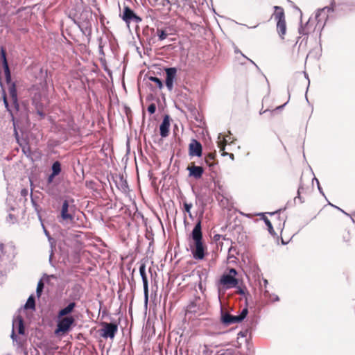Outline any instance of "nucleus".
Instances as JSON below:
<instances>
[{
  "label": "nucleus",
  "mask_w": 355,
  "mask_h": 355,
  "mask_svg": "<svg viewBox=\"0 0 355 355\" xmlns=\"http://www.w3.org/2000/svg\"><path fill=\"white\" fill-rule=\"evenodd\" d=\"M68 17L77 25L89 43L92 33V10L89 7L84 6L83 3H76L68 12Z\"/></svg>",
  "instance_id": "nucleus-1"
},
{
  "label": "nucleus",
  "mask_w": 355,
  "mask_h": 355,
  "mask_svg": "<svg viewBox=\"0 0 355 355\" xmlns=\"http://www.w3.org/2000/svg\"><path fill=\"white\" fill-rule=\"evenodd\" d=\"M336 6L335 0H332L330 6H325L322 8H320L317 10L315 15V21L317 24L314 26V21L309 19L306 23L304 26L300 25L298 32L302 35H308L311 31H315L316 29L320 32V36L321 35V31L325 26L326 21L328 19L327 12H334Z\"/></svg>",
  "instance_id": "nucleus-2"
},
{
  "label": "nucleus",
  "mask_w": 355,
  "mask_h": 355,
  "mask_svg": "<svg viewBox=\"0 0 355 355\" xmlns=\"http://www.w3.org/2000/svg\"><path fill=\"white\" fill-rule=\"evenodd\" d=\"M190 239L192 240V243L189 241V246L193 259L202 260L205 257L207 247L203 241L202 219L200 217L198 219L189 235Z\"/></svg>",
  "instance_id": "nucleus-3"
},
{
  "label": "nucleus",
  "mask_w": 355,
  "mask_h": 355,
  "mask_svg": "<svg viewBox=\"0 0 355 355\" xmlns=\"http://www.w3.org/2000/svg\"><path fill=\"white\" fill-rule=\"evenodd\" d=\"M0 58L4 71L6 83L8 86V93L12 101L11 106L16 112H18L19 111L20 105L18 101L17 85L15 82L12 80L11 71L7 60L6 51L3 46L1 47Z\"/></svg>",
  "instance_id": "nucleus-4"
},
{
  "label": "nucleus",
  "mask_w": 355,
  "mask_h": 355,
  "mask_svg": "<svg viewBox=\"0 0 355 355\" xmlns=\"http://www.w3.org/2000/svg\"><path fill=\"white\" fill-rule=\"evenodd\" d=\"M248 307H244L239 315H234L223 310L220 307V322L225 326L241 322L248 315Z\"/></svg>",
  "instance_id": "nucleus-5"
},
{
  "label": "nucleus",
  "mask_w": 355,
  "mask_h": 355,
  "mask_svg": "<svg viewBox=\"0 0 355 355\" xmlns=\"http://www.w3.org/2000/svg\"><path fill=\"white\" fill-rule=\"evenodd\" d=\"M75 322V318L72 315L57 318V325L54 331L55 335L61 336L67 334L72 329Z\"/></svg>",
  "instance_id": "nucleus-6"
},
{
  "label": "nucleus",
  "mask_w": 355,
  "mask_h": 355,
  "mask_svg": "<svg viewBox=\"0 0 355 355\" xmlns=\"http://www.w3.org/2000/svg\"><path fill=\"white\" fill-rule=\"evenodd\" d=\"M275 12L272 17L277 21V31L281 38H284L286 33V24L285 20V13L283 8L281 6H274Z\"/></svg>",
  "instance_id": "nucleus-7"
},
{
  "label": "nucleus",
  "mask_w": 355,
  "mask_h": 355,
  "mask_svg": "<svg viewBox=\"0 0 355 355\" xmlns=\"http://www.w3.org/2000/svg\"><path fill=\"white\" fill-rule=\"evenodd\" d=\"M73 202L74 200L73 198L63 200L60 213V217L62 220L72 221L74 219L76 206Z\"/></svg>",
  "instance_id": "nucleus-8"
},
{
  "label": "nucleus",
  "mask_w": 355,
  "mask_h": 355,
  "mask_svg": "<svg viewBox=\"0 0 355 355\" xmlns=\"http://www.w3.org/2000/svg\"><path fill=\"white\" fill-rule=\"evenodd\" d=\"M15 331L19 335H25V325L21 316H18L16 319L13 320L12 330L10 335L12 341L16 342L18 347H21L23 346V342L17 337Z\"/></svg>",
  "instance_id": "nucleus-9"
},
{
  "label": "nucleus",
  "mask_w": 355,
  "mask_h": 355,
  "mask_svg": "<svg viewBox=\"0 0 355 355\" xmlns=\"http://www.w3.org/2000/svg\"><path fill=\"white\" fill-rule=\"evenodd\" d=\"M101 329L99 330L100 336L103 338L113 339L118 331V324L116 322H101Z\"/></svg>",
  "instance_id": "nucleus-10"
},
{
  "label": "nucleus",
  "mask_w": 355,
  "mask_h": 355,
  "mask_svg": "<svg viewBox=\"0 0 355 355\" xmlns=\"http://www.w3.org/2000/svg\"><path fill=\"white\" fill-rule=\"evenodd\" d=\"M303 190L304 186L302 184H300L297 189V196L293 199L288 200L286 205L284 207L280 208L272 212H268V215L274 216L277 214V219L280 220L281 217L279 214L281 212L285 211L286 209L293 207L296 205L297 200H299L300 203H303L304 202L303 198L301 197V193Z\"/></svg>",
  "instance_id": "nucleus-11"
},
{
  "label": "nucleus",
  "mask_w": 355,
  "mask_h": 355,
  "mask_svg": "<svg viewBox=\"0 0 355 355\" xmlns=\"http://www.w3.org/2000/svg\"><path fill=\"white\" fill-rule=\"evenodd\" d=\"M119 16L128 25L131 22L137 24L142 21L141 17L137 15L135 12L128 6H124Z\"/></svg>",
  "instance_id": "nucleus-12"
},
{
  "label": "nucleus",
  "mask_w": 355,
  "mask_h": 355,
  "mask_svg": "<svg viewBox=\"0 0 355 355\" xmlns=\"http://www.w3.org/2000/svg\"><path fill=\"white\" fill-rule=\"evenodd\" d=\"M166 73L165 84L168 91H171L173 88V83L177 78V68L176 67H166L164 68Z\"/></svg>",
  "instance_id": "nucleus-13"
},
{
  "label": "nucleus",
  "mask_w": 355,
  "mask_h": 355,
  "mask_svg": "<svg viewBox=\"0 0 355 355\" xmlns=\"http://www.w3.org/2000/svg\"><path fill=\"white\" fill-rule=\"evenodd\" d=\"M139 270V274L141 277V280H142V283H143L145 302H146V303H147V302L148 300L149 288H148V277H147V275L146 272L145 262L141 261L140 263Z\"/></svg>",
  "instance_id": "nucleus-14"
},
{
  "label": "nucleus",
  "mask_w": 355,
  "mask_h": 355,
  "mask_svg": "<svg viewBox=\"0 0 355 355\" xmlns=\"http://www.w3.org/2000/svg\"><path fill=\"white\" fill-rule=\"evenodd\" d=\"M239 283V279L236 277L230 276L226 272L223 273L219 280V284L223 285L225 289H229L236 286Z\"/></svg>",
  "instance_id": "nucleus-15"
},
{
  "label": "nucleus",
  "mask_w": 355,
  "mask_h": 355,
  "mask_svg": "<svg viewBox=\"0 0 355 355\" xmlns=\"http://www.w3.org/2000/svg\"><path fill=\"white\" fill-rule=\"evenodd\" d=\"M189 155L191 157H201L202 155V146L201 143L196 139H192L189 145Z\"/></svg>",
  "instance_id": "nucleus-16"
},
{
  "label": "nucleus",
  "mask_w": 355,
  "mask_h": 355,
  "mask_svg": "<svg viewBox=\"0 0 355 355\" xmlns=\"http://www.w3.org/2000/svg\"><path fill=\"white\" fill-rule=\"evenodd\" d=\"M30 94L32 105L34 107L44 105L42 101V94L38 87L33 85L30 89Z\"/></svg>",
  "instance_id": "nucleus-17"
},
{
  "label": "nucleus",
  "mask_w": 355,
  "mask_h": 355,
  "mask_svg": "<svg viewBox=\"0 0 355 355\" xmlns=\"http://www.w3.org/2000/svg\"><path fill=\"white\" fill-rule=\"evenodd\" d=\"M170 116L168 114H166L159 125V135L162 138H165L168 136L170 131Z\"/></svg>",
  "instance_id": "nucleus-18"
},
{
  "label": "nucleus",
  "mask_w": 355,
  "mask_h": 355,
  "mask_svg": "<svg viewBox=\"0 0 355 355\" xmlns=\"http://www.w3.org/2000/svg\"><path fill=\"white\" fill-rule=\"evenodd\" d=\"M187 170L189 171V176L196 180L200 179L205 171L202 166H196L194 164L188 166Z\"/></svg>",
  "instance_id": "nucleus-19"
},
{
  "label": "nucleus",
  "mask_w": 355,
  "mask_h": 355,
  "mask_svg": "<svg viewBox=\"0 0 355 355\" xmlns=\"http://www.w3.org/2000/svg\"><path fill=\"white\" fill-rule=\"evenodd\" d=\"M51 278H55V276L54 275H47L44 274L43 277L39 280L37 284L36 288V295L37 298H40L43 293L44 288V282L45 281L46 283H49Z\"/></svg>",
  "instance_id": "nucleus-20"
},
{
  "label": "nucleus",
  "mask_w": 355,
  "mask_h": 355,
  "mask_svg": "<svg viewBox=\"0 0 355 355\" xmlns=\"http://www.w3.org/2000/svg\"><path fill=\"white\" fill-rule=\"evenodd\" d=\"M142 33L149 44L155 42L156 31L154 28L146 26L143 28Z\"/></svg>",
  "instance_id": "nucleus-21"
},
{
  "label": "nucleus",
  "mask_w": 355,
  "mask_h": 355,
  "mask_svg": "<svg viewBox=\"0 0 355 355\" xmlns=\"http://www.w3.org/2000/svg\"><path fill=\"white\" fill-rule=\"evenodd\" d=\"M216 153H209L205 155V162L209 170L212 172L215 171V167L218 164V161L216 159Z\"/></svg>",
  "instance_id": "nucleus-22"
},
{
  "label": "nucleus",
  "mask_w": 355,
  "mask_h": 355,
  "mask_svg": "<svg viewBox=\"0 0 355 355\" xmlns=\"http://www.w3.org/2000/svg\"><path fill=\"white\" fill-rule=\"evenodd\" d=\"M268 212H267V214ZM266 213H259L257 215L261 217V219L264 222L265 225L267 226V230L268 233L274 238H278L277 234L275 231L273 226L270 222V220L266 217Z\"/></svg>",
  "instance_id": "nucleus-23"
},
{
  "label": "nucleus",
  "mask_w": 355,
  "mask_h": 355,
  "mask_svg": "<svg viewBox=\"0 0 355 355\" xmlns=\"http://www.w3.org/2000/svg\"><path fill=\"white\" fill-rule=\"evenodd\" d=\"M76 306V303L75 302H70L66 306L59 310L57 318L71 315L70 314L73 311Z\"/></svg>",
  "instance_id": "nucleus-24"
},
{
  "label": "nucleus",
  "mask_w": 355,
  "mask_h": 355,
  "mask_svg": "<svg viewBox=\"0 0 355 355\" xmlns=\"http://www.w3.org/2000/svg\"><path fill=\"white\" fill-rule=\"evenodd\" d=\"M39 196H33V189H31V200L32 206L36 212L37 216L40 222L42 220V217L41 215V211L42 210V207L38 205L37 200H39Z\"/></svg>",
  "instance_id": "nucleus-25"
},
{
  "label": "nucleus",
  "mask_w": 355,
  "mask_h": 355,
  "mask_svg": "<svg viewBox=\"0 0 355 355\" xmlns=\"http://www.w3.org/2000/svg\"><path fill=\"white\" fill-rule=\"evenodd\" d=\"M215 187V196L218 200H223V198H226L225 196V189L223 186L220 184L219 181H214Z\"/></svg>",
  "instance_id": "nucleus-26"
},
{
  "label": "nucleus",
  "mask_w": 355,
  "mask_h": 355,
  "mask_svg": "<svg viewBox=\"0 0 355 355\" xmlns=\"http://www.w3.org/2000/svg\"><path fill=\"white\" fill-rule=\"evenodd\" d=\"M1 92H2V100L4 104V106L6 109V110L9 112L12 117V120L13 121V124L15 125V117H14V113H13V109L12 108V106L9 104L8 100L7 98L6 90L4 87H1Z\"/></svg>",
  "instance_id": "nucleus-27"
},
{
  "label": "nucleus",
  "mask_w": 355,
  "mask_h": 355,
  "mask_svg": "<svg viewBox=\"0 0 355 355\" xmlns=\"http://www.w3.org/2000/svg\"><path fill=\"white\" fill-rule=\"evenodd\" d=\"M24 308L26 310L35 311V297L33 294L28 297Z\"/></svg>",
  "instance_id": "nucleus-28"
},
{
  "label": "nucleus",
  "mask_w": 355,
  "mask_h": 355,
  "mask_svg": "<svg viewBox=\"0 0 355 355\" xmlns=\"http://www.w3.org/2000/svg\"><path fill=\"white\" fill-rule=\"evenodd\" d=\"M256 324H257V321L254 320H252L250 321V326L247 329H245V330L240 331L238 333V336H240V337H242V338L246 337L248 336V334L249 332L251 333L252 329L256 327Z\"/></svg>",
  "instance_id": "nucleus-29"
},
{
  "label": "nucleus",
  "mask_w": 355,
  "mask_h": 355,
  "mask_svg": "<svg viewBox=\"0 0 355 355\" xmlns=\"http://www.w3.org/2000/svg\"><path fill=\"white\" fill-rule=\"evenodd\" d=\"M218 146L220 148V150H225V146L227 143H228L229 139H230V136H225L222 133H220L218 137Z\"/></svg>",
  "instance_id": "nucleus-30"
},
{
  "label": "nucleus",
  "mask_w": 355,
  "mask_h": 355,
  "mask_svg": "<svg viewBox=\"0 0 355 355\" xmlns=\"http://www.w3.org/2000/svg\"><path fill=\"white\" fill-rule=\"evenodd\" d=\"M116 186L124 192H126L128 189V182L123 175H119V182L116 181Z\"/></svg>",
  "instance_id": "nucleus-31"
},
{
  "label": "nucleus",
  "mask_w": 355,
  "mask_h": 355,
  "mask_svg": "<svg viewBox=\"0 0 355 355\" xmlns=\"http://www.w3.org/2000/svg\"><path fill=\"white\" fill-rule=\"evenodd\" d=\"M51 173L58 176L62 171L61 163L59 161H55L51 164Z\"/></svg>",
  "instance_id": "nucleus-32"
},
{
  "label": "nucleus",
  "mask_w": 355,
  "mask_h": 355,
  "mask_svg": "<svg viewBox=\"0 0 355 355\" xmlns=\"http://www.w3.org/2000/svg\"><path fill=\"white\" fill-rule=\"evenodd\" d=\"M150 3L153 6L166 7L171 4L170 0H149Z\"/></svg>",
  "instance_id": "nucleus-33"
},
{
  "label": "nucleus",
  "mask_w": 355,
  "mask_h": 355,
  "mask_svg": "<svg viewBox=\"0 0 355 355\" xmlns=\"http://www.w3.org/2000/svg\"><path fill=\"white\" fill-rule=\"evenodd\" d=\"M47 78V70L44 69L43 67H40L38 69V73L35 76V78L38 79L41 81L46 83Z\"/></svg>",
  "instance_id": "nucleus-34"
},
{
  "label": "nucleus",
  "mask_w": 355,
  "mask_h": 355,
  "mask_svg": "<svg viewBox=\"0 0 355 355\" xmlns=\"http://www.w3.org/2000/svg\"><path fill=\"white\" fill-rule=\"evenodd\" d=\"M198 310V306L196 301H191L187 306V313H196Z\"/></svg>",
  "instance_id": "nucleus-35"
},
{
  "label": "nucleus",
  "mask_w": 355,
  "mask_h": 355,
  "mask_svg": "<svg viewBox=\"0 0 355 355\" xmlns=\"http://www.w3.org/2000/svg\"><path fill=\"white\" fill-rule=\"evenodd\" d=\"M148 79L155 83L159 89H162L164 87L163 81L159 78L157 76H148Z\"/></svg>",
  "instance_id": "nucleus-36"
},
{
  "label": "nucleus",
  "mask_w": 355,
  "mask_h": 355,
  "mask_svg": "<svg viewBox=\"0 0 355 355\" xmlns=\"http://www.w3.org/2000/svg\"><path fill=\"white\" fill-rule=\"evenodd\" d=\"M234 288H237V293L246 298L247 295H249V293L245 286L237 285Z\"/></svg>",
  "instance_id": "nucleus-37"
},
{
  "label": "nucleus",
  "mask_w": 355,
  "mask_h": 355,
  "mask_svg": "<svg viewBox=\"0 0 355 355\" xmlns=\"http://www.w3.org/2000/svg\"><path fill=\"white\" fill-rule=\"evenodd\" d=\"M156 35L158 36L159 40L162 41L167 37L168 33L164 29L157 28L156 31Z\"/></svg>",
  "instance_id": "nucleus-38"
},
{
  "label": "nucleus",
  "mask_w": 355,
  "mask_h": 355,
  "mask_svg": "<svg viewBox=\"0 0 355 355\" xmlns=\"http://www.w3.org/2000/svg\"><path fill=\"white\" fill-rule=\"evenodd\" d=\"M35 109L37 114H38L40 116V119H44L46 114L44 112V105L35 107Z\"/></svg>",
  "instance_id": "nucleus-39"
},
{
  "label": "nucleus",
  "mask_w": 355,
  "mask_h": 355,
  "mask_svg": "<svg viewBox=\"0 0 355 355\" xmlns=\"http://www.w3.org/2000/svg\"><path fill=\"white\" fill-rule=\"evenodd\" d=\"M41 223V225H42V227L43 228V230H44V234L46 235V236L47 237L49 241L51 243V245L52 246L53 245V243H54V240L51 237L49 232L46 229V227H44V224H43V221L42 220Z\"/></svg>",
  "instance_id": "nucleus-40"
},
{
  "label": "nucleus",
  "mask_w": 355,
  "mask_h": 355,
  "mask_svg": "<svg viewBox=\"0 0 355 355\" xmlns=\"http://www.w3.org/2000/svg\"><path fill=\"white\" fill-rule=\"evenodd\" d=\"M338 4L347 6H355V0H338Z\"/></svg>",
  "instance_id": "nucleus-41"
},
{
  "label": "nucleus",
  "mask_w": 355,
  "mask_h": 355,
  "mask_svg": "<svg viewBox=\"0 0 355 355\" xmlns=\"http://www.w3.org/2000/svg\"><path fill=\"white\" fill-rule=\"evenodd\" d=\"M304 37L302 39L299 44V50L303 47H306L307 41H308V35H304Z\"/></svg>",
  "instance_id": "nucleus-42"
},
{
  "label": "nucleus",
  "mask_w": 355,
  "mask_h": 355,
  "mask_svg": "<svg viewBox=\"0 0 355 355\" xmlns=\"http://www.w3.org/2000/svg\"><path fill=\"white\" fill-rule=\"evenodd\" d=\"M304 37L302 39L299 44V50L303 47H306L307 41H308V35H304Z\"/></svg>",
  "instance_id": "nucleus-43"
},
{
  "label": "nucleus",
  "mask_w": 355,
  "mask_h": 355,
  "mask_svg": "<svg viewBox=\"0 0 355 355\" xmlns=\"http://www.w3.org/2000/svg\"><path fill=\"white\" fill-rule=\"evenodd\" d=\"M150 114H153L156 112V105L155 103H150L147 109Z\"/></svg>",
  "instance_id": "nucleus-44"
},
{
  "label": "nucleus",
  "mask_w": 355,
  "mask_h": 355,
  "mask_svg": "<svg viewBox=\"0 0 355 355\" xmlns=\"http://www.w3.org/2000/svg\"><path fill=\"white\" fill-rule=\"evenodd\" d=\"M314 181H315V182H316V184H317V187H318V189L319 192H320V193H321L324 197H325V195H324V191H323V190H322V188L321 187V186H320V184L319 180H318L315 177H314V178H313V182Z\"/></svg>",
  "instance_id": "nucleus-45"
},
{
  "label": "nucleus",
  "mask_w": 355,
  "mask_h": 355,
  "mask_svg": "<svg viewBox=\"0 0 355 355\" xmlns=\"http://www.w3.org/2000/svg\"><path fill=\"white\" fill-rule=\"evenodd\" d=\"M226 273L233 277H236V276L238 275L237 270L234 268H229L227 272Z\"/></svg>",
  "instance_id": "nucleus-46"
},
{
  "label": "nucleus",
  "mask_w": 355,
  "mask_h": 355,
  "mask_svg": "<svg viewBox=\"0 0 355 355\" xmlns=\"http://www.w3.org/2000/svg\"><path fill=\"white\" fill-rule=\"evenodd\" d=\"M183 205H184V211H186L187 213L191 212V209L192 208V206H193L191 203H188L187 202H184L183 203Z\"/></svg>",
  "instance_id": "nucleus-47"
},
{
  "label": "nucleus",
  "mask_w": 355,
  "mask_h": 355,
  "mask_svg": "<svg viewBox=\"0 0 355 355\" xmlns=\"http://www.w3.org/2000/svg\"><path fill=\"white\" fill-rule=\"evenodd\" d=\"M55 177H56V175H55L51 173L46 178L47 184L49 185V184H52V182H53V180Z\"/></svg>",
  "instance_id": "nucleus-48"
},
{
  "label": "nucleus",
  "mask_w": 355,
  "mask_h": 355,
  "mask_svg": "<svg viewBox=\"0 0 355 355\" xmlns=\"http://www.w3.org/2000/svg\"><path fill=\"white\" fill-rule=\"evenodd\" d=\"M20 194H21V197H24L25 199H24V201H26L27 199H26V197L28 196V191L27 189L24 188V189H22L20 191Z\"/></svg>",
  "instance_id": "nucleus-49"
},
{
  "label": "nucleus",
  "mask_w": 355,
  "mask_h": 355,
  "mask_svg": "<svg viewBox=\"0 0 355 355\" xmlns=\"http://www.w3.org/2000/svg\"><path fill=\"white\" fill-rule=\"evenodd\" d=\"M269 297H270V300L271 302H279V297L276 294H274V293L270 294Z\"/></svg>",
  "instance_id": "nucleus-50"
},
{
  "label": "nucleus",
  "mask_w": 355,
  "mask_h": 355,
  "mask_svg": "<svg viewBox=\"0 0 355 355\" xmlns=\"http://www.w3.org/2000/svg\"><path fill=\"white\" fill-rule=\"evenodd\" d=\"M7 221H10L11 223H15V222L16 221V217L15 216V215L12 214H9L8 217H7Z\"/></svg>",
  "instance_id": "nucleus-51"
},
{
  "label": "nucleus",
  "mask_w": 355,
  "mask_h": 355,
  "mask_svg": "<svg viewBox=\"0 0 355 355\" xmlns=\"http://www.w3.org/2000/svg\"><path fill=\"white\" fill-rule=\"evenodd\" d=\"M288 103V101H286L284 104L282 105H279V106H277L275 110H272V111H270V113H272L274 112H275L276 110H282L285 106Z\"/></svg>",
  "instance_id": "nucleus-52"
},
{
  "label": "nucleus",
  "mask_w": 355,
  "mask_h": 355,
  "mask_svg": "<svg viewBox=\"0 0 355 355\" xmlns=\"http://www.w3.org/2000/svg\"><path fill=\"white\" fill-rule=\"evenodd\" d=\"M245 58L247 59L250 63H252L256 67V69H257V71L261 73L260 68L258 67V65L253 60H252L251 59H250L247 56Z\"/></svg>",
  "instance_id": "nucleus-53"
},
{
  "label": "nucleus",
  "mask_w": 355,
  "mask_h": 355,
  "mask_svg": "<svg viewBox=\"0 0 355 355\" xmlns=\"http://www.w3.org/2000/svg\"><path fill=\"white\" fill-rule=\"evenodd\" d=\"M10 200H11L10 199H7V204H8V206H9V210L10 211H15L17 209V207L12 205H10Z\"/></svg>",
  "instance_id": "nucleus-54"
},
{
  "label": "nucleus",
  "mask_w": 355,
  "mask_h": 355,
  "mask_svg": "<svg viewBox=\"0 0 355 355\" xmlns=\"http://www.w3.org/2000/svg\"><path fill=\"white\" fill-rule=\"evenodd\" d=\"M22 151H23V153H24L27 157H28V156H30V155H31V150H30L29 147H28V148H25V147H24V148H22Z\"/></svg>",
  "instance_id": "nucleus-55"
},
{
  "label": "nucleus",
  "mask_w": 355,
  "mask_h": 355,
  "mask_svg": "<svg viewBox=\"0 0 355 355\" xmlns=\"http://www.w3.org/2000/svg\"><path fill=\"white\" fill-rule=\"evenodd\" d=\"M222 237V235L220 234H216L214 236H213V240L215 241V242H218L220 238Z\"/></svg>",
  "instance_id": "nucleus-56"
},
{
  "label": "nucleus",
  "mask_w": 355,
  "mask_h": 355,
  "mask_svg": "<svg viewBox=\"0 0 355 355\" xmlns=\"http://www.w3.org/2000/svg\"><path fill=\"white\" fill-rule=\"evenodd\" d=\"M234 53H241V55L243 57V58H246V56L237 48V47H235L234 49Z\"/></svg>",
  "instance_id": "nucleus-57"
},
{
  "label": "nucleus",
  "mask_w": 355,
  "mask_h": 355,
  "mask_svg": "<svg viewBox=\"0 0 355 355\" xmlns=\"http://www.w3.org/2000/svg\"><path fill=\"white\" fill-rule=\"evenodd\" d=\"M98 49H99V53L101 55H104V52H103V46L101 45V42L99 44Z\"/></svg>",
  "instance_id": "nucleus-58"
},
{
  "label": "nucleus",
  "mask_w": 355,
  "mask_h": 355,
  "mask_svg": "<svg viewBox=\"0 0 355 355\" xmlns=\"http://www.w3.org/2000/svg\"><path fill=\"white\" fill-rule=\"evenodd\" d=\"M334 207L338 210H339L340 211H341L342 213H343L344 214L347 215V216H349V214L345 212L344 210H343L341 208L337 207V206H334Z\"/></svg>",
  "instance_id": "nucleus-59"
},
{
  "label": "nucleus",
  "mask_w": 355,
  "mask_h": 355,
  "mask_svg": "<svg viewBox=\"0 0 355 355\" xmlns=\"http://www.w3.org/2000/svg\"><path fill=\"white\" fill-rule=\"evenodd\" d=\"M304 76H305V78H306L307 79V80H308V85H307V88H306V91H307V90H308V89H309V85H310V80H309V76H308V74H307L306 72H304Z\"/></svg>",
  "instance_id": "nucleus-60"
},
{
  "label": "nucleus",
  "mask_w": 355,
  "mask_h": 355,
  "mask_svg": "<svg viewBox=\"0 0 355 355\" xmlns=\"http://www.w3.org/2000/svg\"><path fill=\"white\" fill-rule=\"evenodd\" d=\"M53 255V250H51V254H50V256H49V262L50 263H51L52 262V257Z\"/></svg>",
  "instance_id": "nucleus-61"
},
{
  "label": "nucleus",
  "mask_w": 355,
  "mask_h": 355,
  "mask_svg": "<svg viewBox=\"0 0 355 355\" xmlns=\"http://www.w3.org/2000/svg\"><path fill=\"white\" fill-rule=\"evenodd\" d=\"M281 242H282V244L284 245L288 244V241H285L282 238L281 239Z\"/></svg>",
  "instance_id": "nucleus-62"
},
{
  "label": "nucleus",
  "mask_w": 355,
  "mask_h": 355,
  "mask_svg": "<svg viewBox=\"0 0 355 355\" xmlns=\"http://www.w3.org/2000/svg\"><path fill=\"white\" fill-rule=\"evenodd\" d=\"M270 110H269L268 109H266V110H263H263H261V111H260V114H263L266 113V112H270Z\"/></svg>",
  "instance_id": "nucleus-63"
},
{
  "label": "nucleus",
  "mask_w": 355,
  "mask_h": 355,
  "mask_svg": "<svg viewBox=\"0 0 355 355\" xmlns=\"http://www.w3.org/2000/svg\"><path fill=\"white\" fill-rule=\"evenodd\" d=\"M228 155H229V157H230V159H234V154L229 153Z\"/></svg>",
  "instance_id": "nucleus-64"
}]
</instances>
